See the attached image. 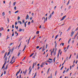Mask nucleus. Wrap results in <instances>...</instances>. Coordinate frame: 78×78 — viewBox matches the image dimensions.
I'll return each mask as SVG.
<instances>
[{
	"instance_id": "nucleus-12",
	"label": "nucleus",
	"mask_w": 78,
	"mask_h": 78,
	"mask_svg": "<svg viewBox=\"0 0 78 78\" xmlns=\"http://www.w3.org/2000/svg\"><path fill=\"white\" fill-rule=\"evenodd\" d=\"M27 70L26 69L25 70V71L24 72V75H26V73H27Z\"/></svg>"
},
{
	"instance_id": "nucleus-26",
	"label": "nucleus",
	"mask_w": 78,
	"mask_h": 78,
	"mask_svg": "<svg viewBox=\"0 0 78 78\" xmlns=\"http://www.w3.org/2000/svg\"><path fill=\"white\" fill-rule=\"evenodd\" d=\"M34 53H33L32 54H31L30 55V57H31V56H33V55H34Z\"/></svg>"
},
{
	"instance_id": "nucleus-61",
	"label": "nucleus",
	"mask_w": 78,
	"mask_h": 78,
	"mask_svg": "<svg viewBox=\"0 0 78 78\" xmlns=\"http://www.w3.org/2000/svg\"><path fill=\"white\" fill-rule=\"evenodd\" d=\"M65 72H66V70H65L63 72V73H65Z\"/></svg>"
},
{
	"instance_id": "nucleus-9",
	"label": "nucleus",
	"mask_w": 78,
	"mask_h": 78,
	"mask_svg": "<svg viewBox=\"0 0 78 78\" xmlns=\"http://www.w3.org/2000/svg\"><path fill=\"white\" fill-rule=\"evenodd\" d=\"M70 29H71V27H69L68 29L66 31L67 32V31H69V30H70Z\"/></svg>"
},
{
	"instance_id": "nucleus-54",
	"label": "nucleus",
	"mask_w": 78,
	"mask_h": 78,
	"mask_svg": "<svg viewBox=\"0 0 78 78\" xmlns=\"http://www.w3.org/2000/svg\"><path fill=\"white\" fill-rule=\"evenodd\" d=\"M3 68H4V69H5V66L4 65H3V66L2 67V69H3Z\"/></svg>"
},
{
	"instance_id": "nucleus-20",
	"label": "nucleus",
	"mask_w": 78,
	"mask_h": 78,
	"mask_svg": "<svg viewBox=\"0 0 78 78\" xmlns=\"http://www.w3.org/2000/svg\"><path fill=\"white\" fill-rule=\"evenodd\" d=\"M34 64H35V63H34L32 67V69H34Z\"/></svg>"
},
{
	"instance_id": "nucleus-40",
	"label": "nucleus",
	"mask_w": 78,
	"mask_h": 78,
	"mask_svg": "<svg viewBox=\"0 0 78 78\" xmlns=\"http://www.w3.org/2000/svg\"><path fill=\"white\" fill-rule=\"evenodd\" d=\"M71 56H72V54H71V55H70L69 57V59H70L71 58Z\"/></svg>"
},
{
	"instance_id": "nucleus-2",
	"label": "nucleus",
	"mask_w": 78,
	"mask_h": 78,
	"mask_svg": "<svg viewBox=\"0 0 78 78\" xmlns=\"http://www.w3.org/2000/svg\"><path fill=\"white\" fill-rule=\"evenodd\" d=\"M21 70V69H20L19 71H18L17 73L16 74V76H17V75H18V73H20V71Z\"/></svg>"
},
{
	"instance_id": "nucleus-62",
	"label": "nucleus",
	"mask_w": 78,
	"mask_h": 78,
	"mask_svg": "<svg viewBox=\"0 0 78 78\" xmlns=\"http://www.w3.org/2000/svg\"><path fill=\"white\" fill-rule=\"evenodd\" d=\"M41 67H43V65H41V66H40Z\"/></svg>"
},
{
	"instance_id": "nucleus-5",
	"label": "nucleus",
	"mask_w": 78,
	"mask_h": 78,
	"mask_svg": "<svg viewBox=\"0 0 78 78\" xmlns=\"http://www.w3.org/2000/svg\"><path fill=\"white\" fill-rule=\"evenodd\" d=\"M75 33V32H73V31H72L71 32V37H72V36H73V34Z\"/></svg>"
},
{
	"instance_id": "nucleus-50",
	"label": "nucleus",
	"mask_w": 78,
	"mask_h": 78,
	"mask_svg": "<svg viewBox=\"0 0 78 78\" xmlns=\"http://www.w3.org/2000/svg\"><path fill=\"white\" fill-rule=\"evenodd\" d=\"M23 23H24L25 22V20H22Z\"/></svg>"
},
{
	"instance_id": "nucleus-47",
	"label": "nucleus",
	"mask_w": 78,
	"mask_h": 78,
	"mask_svg": "<svg viewBox=\"0 0 78 78\" xmlns=\"http://www.w3.org/2000/svg\"><path fill=\"white\" fill-rule=\"evenodd\" d=\"M6 62H7V61H5V63H4V66H5V64H6Z\"/></svg>"
},
{
	"instance_id": "nucleus-23",
	"label": "nucleus",
	"mask_w": 78,
	"mask_h": 78,
	"mask_svg": "<svg viewBox=\"0 0 78 78\" xmlns=\"http://www.w3.org/2000/svg\"><path fill=\"white\" fill-rule=\"evenodd\" d=\"M2 16H5V12H3L2 14Z\"/></svg>"
},
{
	"instance_id": "nucleus-48",
	"label": "nucleus",
	"mask_w": 78,
	"mask_h": 78,
	"mask_svg": "<svg viewBox=\"0 0 78 78\" xmlns=\"http://www.w3.org/2000/svg\"><path fill=\"white\" fill-rule=\"evenodd\" d=\"M76 58L77 59H78V54H77V56L76 57Z\"/></svg>"
},
{
	"instance_id": "nucleus-51",
	"label": "nucleus",
	"mask_w": 78,
	"mask_h": 78,
	"mask_svg": "<svg viewBox=\"0 0 78 78\" xmlns=\"http://www.w3.org/2000/svg\"><path fill=\"white\" fill-rule=\"evenodd\" d=\"M6 71H4V75H5V74H6Z\"/></svg>"
},
{
	"instance_id": "nucleus-10",
	"label": "nucleus",
	"mask_w": 78,
	"mask_h": 78,
	"mask_svg": "<svg viewBox=\"0 0 78 78\" xmlns=\"http://www.w3.org/2000/svg\"><path fill=\"white\" fill-rule=\"evenodd\" d=\"M14 50H15V48L14 47H13L12 48V49L11 51V52L12 53V51H14Z\"/></svg>"
},
{
	"instance_id": "nucleus-7",
	"label": "nucleus",
	"mask_w": 78,
	"mask_h": 78,
	"mask_svg": "<svg viewBox=\"0 0 78 78\" xmlns=\"http://www.w3.org/2000/svg\"><path fill=\"white\" fill-rule=\"evenodd\" d=\"M74 66H75V65H74V64L73 65L71 66H70V70H71V69H72V67H74Z\"/></svg>"
},
{
	"instance_id": "nucleus-58",
	"label": "nucleus",
	"mask_w": 78,
	"mask_h": 78,
	"mask_svg": "<svg viewBox=\"0 0 78 78\" xmlns=\"http://www.w3.org/2000/svg\"><path fill=\"white\" fill-rule=\"evenodd\" d=\"M12 28H14V25H12Z\"/></svg>"
},
{
	"instance_id": "nucleus-41",
	"label": "nucleus",
	"mask_w": 78,
	"mask_h": 78,
	"mask_svg": "<svg viewBox=\"0 0 78 78\" xmlns=\"http://www.w3.org/2000/svg\"><path fill=\"white\" fill-rule=\"evenodd\" d=\"M69 59V57H67L66 58V60L67 61V60H68Z\"/></svg>"
},
{
	"instance_id": "nucleus-63",
	"label": "nucleus",
	"mask_w": 78,
	"mask_h": 78,
	"mask_svg": "<svg viewBox=\"0 0 78 78\" xmlns=\"http://www.w3.org/2000/svg\"><path fill=\"white\" fill-rule=\"evenodd\" d=\"M19 78H21V74H20V76H19Z\"/></svg>"
},
{
	"instance_id": "nucleus-56",
	"label": "nucleus",
	"mask_w": 78,
	"mask_h": 78,
	"mask_svg": "<svg viewBox=\"0 0 78 78\" xmlns=\"http://www.w3.org/2000/svg\"><path fill=\"white\" fill-rule=\"evenodd\" d=\"M31 66H30L29 69V70H30V69H31Z\"/></svg>"
},
{
	"instance_id": "nucleus-31",
	"label": "nucleus",
	"mask_w": 78,
	"mask_h": 78,
	"mask_svg": "<svg viewBox=\"0 0 78 78\" xmlns=\"http://www.w3.org/2000/svg\"><path fill=\"white\" fill-rule=\"evenodd\" d=\"M78 34L77 33L74 36H75L76 37L77 36H78Z\"/></svg>"
},
{
	"instance_id": "nucleus-49",
	"label": "nucleus",
	"mask_w": 78,
	"mask_h": 78,
	"mask_svg": "<svg viewBox=\"0 0 78 78\" xmlns=\"http://www.w3.org/2000/svg\"><path fill=\"white\" fill-rule=\"evenodd\" d=\"M30 22H28V25H30Z\"/></svg>"
},
{
	"instance_id": "nucleus-60",
	"label": "nucleus",
	"mask_w": 78,
	"mask_h": 78,
	"mask_svg": "<svg viewBox=\"0 0 78 78\" xmlns=\"http://www.w3.org/2000/svg\"><path fill=\"white\" fill-rule=\"evenodd\" d=\"M33 19V17H31L30 18V20H32Z\"/></svg>"
},
{
	"instance_id": "nucleus-4",
	"label": "nucleus",
	"mask_w": 78,
	"mask_h": 78,
	"mask_svg": "<svg viewBox=\"0 0 78 78\" xmlns=\"http://www.w3.org/2000/svg\"><path fill=\"white\" fill-rule=\"evenodd\" d=\"M66 17V15L64 16L61 19V20H63Z\"/></svg>"
},
{
	"instance_id": "nucleus-11",
	"label": "nucleus",
	"mask_w": 78,
	"mask_h": 78,
	"mask_svg": "<svg viewBox=\"0 0 78 78\" xmlns=\"http://www.w3.org/2000/svg\"><path fill=\"white\" fill-rule=\"evenodd\" d=\"M46 62H49L50 63H51V62H53L52 61H50L48 60H47Z\"/></svg>"
},
{
	"instance_id": "nucleus-8",
	"label": "nucleus",
	"mask_w": 78,
	"mask_h": 78,
	"mask_svg": "<svg viewBox=\"0 0 78 78\" xmlns=\"http://www.w3.org/2000/svg\"><path fill=\"white\" fill-rule=\"evenodd\" d=\"M28 18H29V16L28 15H27L26 16V20L28 19Z\"/></svg>"
},
{
	"instance_id": "nucleus-39",
	"label": "nucleus",
	"mask_w": 78,
	"mask_h": 78,
	"mask_svg": "<svg viewBox=\"0 0 78 78\" xmlns=\"http://www.w3.org/2000/svg\"><path fill=\"white\" fill-rule=\"evenodd\" d=\"M9 36L7 35V38L6 39V40H7L8 39H9V37H8Z\"/></svg>"
},
{
	"instance_id": "nucleus-27",
	"label": "nucleus",
	"mask_w": 78,
	"mask_h": 78,
	"mask_svg": "<svg viewBox=\"0 0 78 78\" xmlns=\"http://www.w3.org/2000/svg\"><path fill=\"white\" fill-rule=\"evenodd\" d=\"M22 31V29H20L19 31H20V32Z\"/></svg>"
},
{
	"instance_id": "nucleus-21",
	"label": "nucleus",
	"mask_w": 78,
	"mask_h": 78,
	"mask_svg": "<svg viewBox=\"0 0 78 78\" xmlns=\"http://www.w3.org/2000/svg\"><path fill=\"white\" fill-rule=\"evenodd\" d=\"M8 58V57L6 56V57L5 58V61H6V60H7V59Z\"/></svg>"
},
{
	"instance_id": "nucleus-15",
	"label": "nucleus",
	"mask_w": 78,
	"mask_h": 78,
	"mask_svg": "<svg viewBox=\"0 0 78 78\" xmlns=\"http://www.w3.org/2000/svg\"><path fill=\"white\" fill-rule=\"evenodd\" d=\"M18 23H20V24L21 25H22V22H21V21H18Z\"/></svg>"
},
{
	"instance_id": "nucleus-29",
	"label": "nucleus",
	"mask_w": 78,
	"mask_h": 78,
	"mask_svg": "<svg viewBox=\"0 0 78 78\" xmlns=\"http://www.w3.org/2000/svg\"><path fill=\"white\" fill-rule=\"evenodd\" d=\"M48 46V44H46V48H47Z\"/></svg>"
},
{
	"instance_id": "nucleus-19",
	"label": "nucleus",
	"mask_w": 78,
	"mask_h": 78,
	"mask_svg": "<svg viewBox=\"0 0 78 78\" xmlns=\"http://www.w3.org/2000/svg\"><path fill=\"white\" fill-rule=\"evenodd\" d=\"M36 74H37V73H36L35 74V75H34V76L33 77H32V78H35V77H36Z\"/></svg>"
},
{
	"instance_id": "nucleus-46",
	"label": "nucleus",
	"mask_w": 78,
	"mask_h": 78,
	"mask_svg": "<svg viewBox=\"0 0 78 78\" xmlns=\"http://www.w3.org/2000/svg\"><path fill=\"white\" fill-rule=\"evenodd\" d=\"M78 30V27L75 30V31H77V30Z\"/></svg>"
},
{
	"instance_id": "nucleus-14",
	"label": "nucleus",
	"mask_w": 78,
	"mask_h": 78,
	"mask_svg": "<svg viewBox=\"0 0 78 78\" xmlns=\"http://www.w3.org/2000/svg\"><path fill=\"white\" fill-rule=\"evenodd\" d=\"M50 68H49L48 69V71H47V75H48V72H49V70H50Z\"/></svg>"
},
{
	"instance_id": "nucleus-52",
	"label": "nucleus",
	"mask_w": 78,
	"mask_h": 78,
	"mask_svg": "<svg viewBox=\"0 0 78 78\" xmlns=\"http://www.w3.org/2000/svg\"><path fill=\"white\" fill-rule=\"evenodd\" d=\"M39 48V46H37L36 47V48H37V49L38 48Z\"/></svg>"
},
{
	"instance_id": "nucleus-6",
	"label": "nucleus",
	"mask_w": 78,
	"mask_h": 78,
	"mask_svg": "<svg viewBox=\"0 0 78 78\" xmlns=\"http://www.w3.org/2000/svg\"><path fill=\"white\" fill-rule=\"evenodd\" d=\"M51 14H50L49 16L48 17V19L49 20H50V19H51Z\"/></svg>"
},
{
	"instance_id": "nucleus-32",
	"label": "nucleus",
	"mask_w": 78,
	"mask_h": 78,
	"mask_svg": "<svg viewBox=\"0 0 78 78\" xmlns=\"http://www.w3.org/2000/svg\"><path fill=\"white\" fill-rule=\"evenodd\" d=\"M50 78H52V73H51V74Z\"/></svg>"
},
{
	"instance_id": "nucleus-44",
	"label": "nucleus",
	"mask_w": 78,
	"mask_h": 78,
	"mask_svg": "<svg viewBox=\"0 0 78 78\" xmlns=\"http://www.w3.org/2000/svg\"><path fill=\"white\" fill-rule=\"evenodd\" d=\"M17 21H16L15 23V25H17Z\"/></svg>"
},
{
	"instance_id": "nucleus-30",
	"label": "nucleus",
	"mask_w": 78,
	"mask_h": 78,
	"mask_svg": "<svg viewBox=\"0 0 78 78\" xmlns=\"http://www.w3.org/2000/svg\"><path fill=\"white\" fill-rule=\"evenodd\" d=\"M19 12V10H17L15 12V14H16V13H17V12Z\"/></svg>"
},
{
	"instance_id": "nucleus-34",
	"label": "nucleus",
	"mask_w": 78,
	"mask_h": 78,
	"mask_svg": "<svg viewBox=\"0 0 78 78\" xmlns=\"http://www.w3.org/2000/svg\"><path fill=\"white\" fill-rule=\"evenodd\" d=\"M54 13V11H53L52 12V13H51V14H51V16H52V15H53V14Z\"/></svg>"
},
{
	"instance_id": "nucleus-33",
	"label": "nucleus",
	"mask_w": 78,
	"mask_h": 78,
	"mask_svg": "<svg viewBox=\"0 0 78 78\" xmlns=\"http://www.w3.org/2000/svg\"><path fill=\"white\" fill-rule=\"evenodd\" d=\"M8 65H7L6 66V67L5 68V69H7L8 68Z\"/></svg>"
},
{
	"instance_id": "nucleus-43",
	"label": "nucleus",
	"mask_w": 78,
	"mask_h": 78,
	"mask_svg": "<svg viewBox=\"0 0 78 78\" xmlns=\"http://www.w3.org/2000/svg\"><path fill=\"white\" fill-rule=\"evenodd\" d=\"M64 68V66H63L60 69V70H62V69H63V68Z\"/></svg>"
},
{
	"instance_id": "nucleus-24",
	"label": "nucleus",
	"mask_w": 78,
	"mask_h": 78,
	"mask_svg": "<svg viewBox=\"0 0 78 78\" xmlns=\"http://www.w3.org/2000/svg\"><path fill=\"white\" fill-rule=\"evenodd\" d=\"M16 2H13V6H14L16 5Z\"/></svg>"
},
{
	"instance_id": "nucleus-36",
	"label": "nucleus",
	"mask_w": 78,
	"mask_h": 78,
	"mask_svg": "<svg viewBox=\"0 0 78 78\" xmlns=\"http://www.w3.org/2000/svg\"><path fill=\"white\" fill-rule=\"evenodd\" d=\"M20 19V16H18V20H19Z\"/></svg>"
},
{
	"instance_id": "nucleus-35",
	"label": "nucleus",
	"mask_w": 78,
	"mask_h": 78,
	"mask_svg": "<svg viewBox=\"0 0 78 78\" xmlns=\"http://www.w3.org/2000/svg\"><path fill=\"white\" fill-rule=\"evenodd\" d=\"M39 31H37L36 34H39Z\"/></svg>"
},
{
	"instance_id": "nucleus-37",
	"label": "nucleus",
	"mask_w": 78,
	"mask_h": 78,
	"mask_svg": "<svg viewBox=\"0 0 78 78\" xmlns=\"http://www.w3.org/2000/svg\"><path fill=\"white\" fill-rule=\"evenodd\" d=\"M12 44H13L12 43H10V44H9V45H10V46L12 45Z\"/></svg>"
},
{
	"instance_id": "nucleus-25",
	"label": "nucleus",
	"mask_w": 78,
	"mask_h": 78,
	"mask_svg": "<svg viewBox=\"0 0 78 78\" xmlns=\"http://www.w3.org/2000/svg\"><path fill=\"white\" fill-rule=\"evenodd\" d=\"M59 36V35H57L55 38V39H57V38L58 37V36Z\"/></svg>"
},
{
	"instance_id": "nucleus-22",
	"label": "nucleus",
	"mask_w": 78,
	"mask_h": 78,
	"mask_svg": "<svg viewBox=\"0 0 78 78\" xmlns=\"http://www.w3.org/2000/svg\"><path fill=\"white\" fill-rule=\"evenodd\" d=\"M10 53H11V51H9V52H8V53L7 55V56H8V55H9L10 54Z\"/></svg>"
},
{
	"instance_id": "nucleus-53",
	"label": "nucleus",
	"mask_w": 78,
	"mask_h": 78,
	"mask_svg": "<svg viewBox=\"0 0 78 78\" xmlns=\"http://www.w3.org/2000/svg\"><path fill=\"white\" fill-rule=\"evenodd\" d=\"M70 2V1H69L67 3V5H69V2Z\"/></svg>"
},
{
	"instance_id": "nucleus-18",
	"label": "nucleus",
	"mask_w": 78,
	"mask_h": 78,
	"mask_svg": "<svg viewBox=\"0 0 78 78\" xmlns=\"http://www.w3.org/2000/svg\"><path fill=\"white\" fill-rule=\"evenodd\" d=\"M31 70H32V69H31L30 70V71H29V73H28V74L29 75H30V73H31Z\"/></svg>"
},
{
	"instance_id": "nucleus-17",
	"label": "nucleus",
	"mask_w": 78,
	"mask_h": 78,
	"mask_svg": "<svg viewBox=\"0 0 78 78\" xmlns=\"http://www.w3.org/2000/svg\"><path fill=\"white\" fill-rule=\"evenodd\" d=\"M26 47H27L26 45L24 46V48H23V51H24V50H25V48H26Z\"/></svg>"
},
{
	"instance_id": "nucleus-42",
	"label": "nucleus",
	"mask_w": 78,
	"mask_h": 78,
	"mask_svg": "<svg viewBox=\"0 0 78 78\" xmlns=\"http://www.w3.org/2000/svg\"><path fill=\"white\" fill-rule=\"evenodd\" d=\"M69 68H68L67 70H66V72H68V71H69Z\"/></svg>"
},
{
	"instance_id": "nucleus-57",
	"label": "nucleus",
	"mask_w": 78,
	"mask_h": 78,
	"mask_svg": "<svg viewBox=\"0 0 78 78\" xmlns=\"http://www.w3.org/2000/svg\"><path fill=\"white\" fill-rule=\"evenodd\" d=\"M25 27H26V22L24 23Z\"/></svg>"
},
{
	"instance_id": "nucleus-3",
	"label": "nucleus",
	"mask_w": 78,
	"mask_h": 78,
	"mask_svg": "<svg viewBox=\"0 0 78 78\" xmlns=\"http://www.w3.org/2000/svg\"><path fill=\"white\" fill-rule=\"evenodd\" d=\"M21 52V51L20 50L19 51L18 53V56H20V53Z\"/></svg>"
},
{
	"instance_id": "nucleus-28",
	"label": "nucleus",
	"mask_w": 78,
	"mask_h": 78,
	"mask_svg": "<svg viewBox=\"0 0 78 78\" xmlns=\"http://www.w3.org/2000/svg\"><path fill=\"white\" fill-rule=\"evenodd\" d=\"M45 62H43L42 64V65L43 66L45 65Z\"/></svg>"
},
{
	"instance_id": "nucleus-1",
	"label": "nucleus",
	"mask_w": 78,
	"mask_h": 78,
	"mask_svg": "<svg viewBox=\"0 0 78 78\" xmlns=\"http://www.w3.org/2000/svg\"><path fill=\"white\" fill-rule=\"evenodd\" d=\"M61 49H59L58 50V55H57V58H58L59 57V53H60V52H61Z\"/></svg>"
},
{
	"instance_id": "nucleus-45",
	"label": "nucleus",
	"mask_w": 78,
	"mask_h": 78,
	"mask_svg": "<svg viewBox=\"0 0 78 78\" xmlns=\"http://www.w3.org/2000/svg\"><path fill=\"white\" fill-rule=\"evenodd\" d=\"M35 37H36V35H34V37L32 38V39H34V38H35Z\"/></svg>"
},
{
	"instance_id": "nucleus-64",
	"label": "nucleus",
	"mask_w": 78,
	"mask_h": 78,
	"mask_svg": "<svg viewBox=\"0 0 78 78\" xmlns=\"http://www.w3.org/2000/svg\"><path fill=\"white\" fill-rule=\"evenodd\" d=\"M51 56H52V51H51Z\"/></svg>"
},
{
	"instance_id": "nucleus-55",
	"label": "nucleus",
	"mask_w": 78,
	"mask_h": 78,
	"mask_svg": "<svg viewBox=\"0 0 78 78\" xmlns=\"http://www.w3.org/2000/svg\"><path fill=\"white\" fill-rule=\"evenodd\" d=\"M70 7H71V6L70 5H69V7L68 8V9H70Z\"/></svg>"
},
{
	"instance_id": "nucleus-59",
	"label": "nucleus",
	"mask_w": 78,
	"mask_h": 78,
	"mask_svg": "<svg viewBox=\"0 0 78 78\" xmlns=\"http://www.w3.org/2000/svg\"><path fill=\"white\" fill-rule=\"evenodd\" d=\"M14 9L15 10H16V6H15V7H14Z\"/></svg>"
},
{
	"instance_id": "nucleus-38",
	"label": "nucleus",
	"mask_w": 78,
	"mask_h": 78,
	"mask_svg": "<svg viewBox=\"0 0 78 78\" xmlns=\"http://www.w3.org/2000/svg\"><path fill=\"white\" fill-rule=\"evenodd\" d=\"M57 45V43H56L55 45V48H56Z\"/></svg>"
},
{
	"instance_id": "nucleus-13",
	"label": "nucleus",
	"mask_w": 78,
	"mask_h": 78,
	"mask_svg": "<svg viewBox=\"0 0 78 78\" xmlns=\"http://www.w3.org/2000/svg\"><path fill=\"white\" fill-rule=\"evenodd\" d=\"M0 30H1V31H2V30H4V29H3V27H2L0 28Z\"/></svg>"
},
{
	"instance_id": "nucleus-16",
	"label": "nucleus",
	"mask_w": 78,
	"mask_h": 78,
	"mask_svg": "<svg viewBox=\"0 0 78 78\" xmlns=\"http://www.w3.org/2000/svg\"><path fill=\"white\" fill-rule=\"evenodd\" d=\"M42 20H44V22H45V17H43Z\"/></svg>"
}]
</instances>
